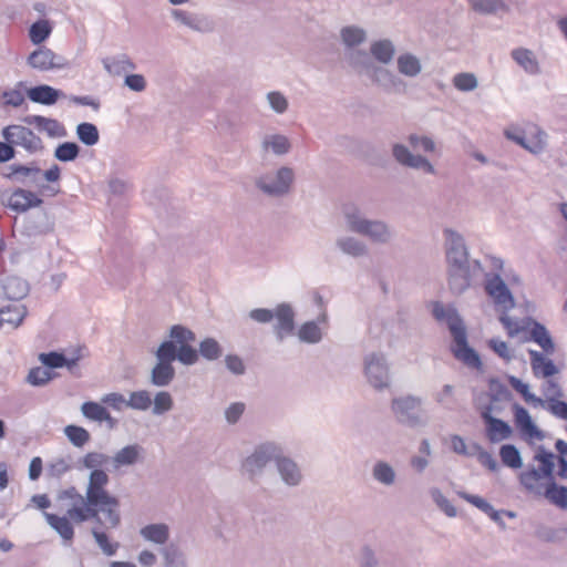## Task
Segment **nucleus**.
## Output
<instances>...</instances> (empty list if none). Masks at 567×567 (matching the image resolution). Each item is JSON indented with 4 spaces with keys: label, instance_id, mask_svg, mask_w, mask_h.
Returning <instances> with one entry per match:
<instances>
[{
    "label": "nucleus",
    "instance_id": "603ef678",
    "mask_svg": "<svg viewBox=\"0 0 567 567\" xmlns=\"http://www.w3.org/2000/svg\"><path fill=\"white\" fill-rule=\"evenodd\" d=\"M453 83L461 91H471L476 87V78L471 73H460L455 75Z\"/></svg>",
    "mask_w": 567,
    "mask_h": 567
},
{
    "label": "nucleus",
    "instance_id": "412c9836",
    "mask_svg": "<svg viewBox=\"0 0 567 567\" xmlns=\"http://www.w3.org/2000/svg\"><path fill=\"white\" fill-rule=\"evenodd\" d=\"M292 178V171L284 167L278 171L276 182L272 184H266L264 181H260L258 185L265 193L270 195H281L289 189Z\"/></svg>",
    "mask_w": 567,
    "mask_h": 567
},
{
    "label": "nucleus",
    "instance_id": "f704fd0d",
    "mask_svg": "<svg viewBox=\"0 0 567 567\" xmlns=\"http://www.w3.org/2000/svg\"><path fill=\"white\" fill-rule=\"evenodd\" d=\"M473 10L481 13H497L506 11V4L501 0H470Z\"/></svg>",
    "mask_w": 567,
    "mask_h": 567
},
{
    "label": "nucleus",
    "instance_id": "0eeeda50",
    "mask_svg": "<svg viewBox=\"0 0 567 567\" xmlns=\"http://www.w3.org/2000/svg\"><path fill=\"white\" fill-rule=\"evenodd\" d=\"M3 138L16 146L22 147L30 154H35L44 148L43 142L31 128L12 124L2 130Z\"/></svg>",
    "mask_w": 567,
    "mask_h": 567
},
{
    "label": "nucleus",
    "instance_id": "13d9d810",
    "mask_svg": "<svg viewBox=\"0 0 567 567\" xmlns=\"http://www.w3.org/2000/svg\"><path fill=\"white\" fill-rule=\"evenodd\" d=\"M24 122H27L28 124L35 123L39 127L47 130L51 134L55 133L56 128L61 127L58 121L45 118L43 116H33L32 118L27 117L24 118Z\"/></svg>",
    "mask_w": 567,
    "mask_h": 567
},
{
    "label": "nucleus",
    "instance_id": "ea45409f",
    "mask_svg": "<svg viewBox=\"0 0 567 567\" xmlns=\"http://www.w3.org/2000/svg\"><path fill=\"white\" fill-rule=\"evenodd\" d=\"M80 153V148L75 143L65 142L60 144L55 151L54 156L61 162L74 161Z\"/></svg>",
    "mask_w": 567,
    "mask_h": 567
},
{
    "label": "nucleus",
    "instance_id": "4468645a",
    "mask_svg": "<svg viewBox=\"0 0 567 567\" xmlns=\"http://www.w3.org/2000/svg\"><path fill=\"white\" fill-rule=\"evenodd\" d=\"M365 374L374 388L382 389L388 385V368L382 358L371 355L367 361Z\"/></svg>",
    "mask_w": 567,
    "mask_h": 567
},
{
    "label": "nucleus",
    "instance_id": "8fccbe9b",
    "mask_svg": "<svg viewBox=\"0 0 567 567\" xmlns=\"http://www.w3.org/2000/svg\"><path fill=\"white\" fill-rule=\"evenodd\" d=\"M1 99L4 106L19 107L24 102V94L19 89H10L2 92Z\"/></svg>",
    "mask_w": 567,
    "mask_h": 567
},
{
    "label": "nucleus",
    "instance_id": "c756f323",
    "mask_svg": "<svg viewBox=\"0 0 567 567\" xmlns=\"http://www.w3.org/2000/svg\"><path fill=\"white\" fill-rule=\"evenodd\" d=\"M143 537L156 544H164L168 538V527L164 524H152L141 529Z\"/></svg>",
    "mask_w": 567,
    "mask_h": 567
},
{
    "label": "nucleus",
    "instance_id": "9d476101",
    "mask_svg": "<svg viewBox=\"0 0 567 567\" xmlns=\"http://www.w3.org/2000/svg\"><path fill=\"white\" fill-rule=\"evenodd\" d=\"M171 337L181 344L176 354L177 359L184 364L195 363L198 359V353L188 344V342L195 341V334L182 326H174L171 330Z\"/></svg>",
    "mask_w": 567,
    "mask_h": 567
},
{
    "label": "nucleus",
    "instance_id": "a878e982",
    "mask_svg": "<svg viewBox=\"0 0 567 567\" xmlns=\"http://www.w3.org/2000/svg\"><path fill=\"white\" fill-rule=\"evenodd\" d=\"M499 321L502 322L503 327L506 330V333L509 338H515L520 334L527 336V332L530 328V321L526 322H519L517 320H514L513 318L508 317L507 315L503 313L499 317Z\"/></svg>",
    "mask_w": 567,
    "mask_h": 567
},
{
    "label": "nucleus",
    "instance_id": "c85d7f7f",
    "mask_svg": "<svg viewBox=\"0 0 567 567\" xmlns=\"http://www.w3.org/2000/svg\"><path fill=\"white\" fill-rule=\"evenodd\" d=\"M81 410H82L83 415L90 420L97 421V422L113 421V419H112L111 414L107 412V410L103 405H101L96 402H85L82 404Z\"/></svg>",
    "mask_w": 567,
    "mask_h": 567
},
{
    "label": "nucleus",
    "instance_id": "72a5a7b5",
    "mask_svg": "<svg viewBox=\"0 0 567 567\" xmlns=\"http://www.w3.org/2000/svg\"><path fill=\"white\" fill-rule=\"evenodd\" d=\"M52 32V27L48 20H39L34 22L30 30L29 37L33 44H40L45 41Z\"/></svg>",
    "mask_w": 567,
    "mask_h": 567
},
{
    "label": "nucleus",
    "instance_id": "1a4fd4ad",
    "mask_svg": "<svg viewBox=\"0 0 567 567\" xmlns=\"http://www.w3.org/2000/svg\"><path fill=\"white\" fill-rule=\"evenodd\" d=\"M514 423L520 435L529 443L542 441L544 433L536 426L528 411L522 405H513Z\"/></svg>",
    "mask_w": 567,
    "mask_h": 567
},
{
    "label": "nucleus",
    "instance_id": "2eb2a0df",
    "mask_svg": "<svg viewBox=\"0 0 567 567\" xmlns=\"http://www.w3.org/2000/svg\"><path fill=\"white\" fill-rule=\"evenodd\" d=\"M522 341H534L543 349L546 354H553L555 352V344L548 330L536 321H530V328L527 332V336H524Z\"/></svg>",
    "mask_w": 567,
    "mask_h": 567
},
{
    "label": "nucleus",
    "instance_id": "f257e3e1",
    "mask_svg": "<svg viewBox=\"0 0 567 567\" xmlns=\"http://www.w3.org/2000/svg\"><path fill=\"white\" fill-rule=\"evenodd\" d=\"M109 475L103 470H93L90 473L85 497L71 486L59 493L60 501H69L66 515L44 513L48 524L66 542L74 537L73 524H82L94 520L96 526L92 528V535L102 551L114 555L118 549V543H112L104 529H113L121 524L120 499L107 489Z\"/></svg>",
    "mask_w": 567,
    "mask_h": 567
},
{
    "label": "nucleus",
    "instance_id": "a211bd4d",
    "mask_svg": "<svg viewBox=\"0 0 567 567\" xmlns=\"http://www.w3.org/2000/svg\"><path fill=\"white\" fill-rule=\"evenodd\" d=\"M28 63L32 68L41 71H48L61 66V63L58 61V56L54 52L44 47L33 51L28 58Z\"/></svg>",
    "mask_w": 567,
    "mask_h": 567
},
{
    "label": "nucleus",
    "instance_id": "bf43d9fd",
    "mask_svg": "<svg viewBox=\"0 0 567 567\" xmlns=\"http://www.w3.org/2000/svg\"><path fill=\"white\" fill-rule=\"evenodd\" d=\"M107 460H109V457L104 454L91 452L84 456L83 464L85 467L92 468V471H93V470H99L97 467H101L104 464H106Z\"/></svg>",
    "mask_w": 567,
    "mask_h": 567
},
{
    "label": "nucleus",
    "instance_id": "2f4dec72",
    "mask_svg": "<svg viewBox=\"0 0 567 567\" xmlns=\"http://www.w3.org/2000/svg\"><path fill=\"white\" fill-rule=\"evenodd\" d=\"M544 495L550 503L555 504L560 508H567V487L558 486L554 480L546 488Z\"/></svg>",
    "mask_w": 567,
    "mask_h": 567
},
{
    "label": "nucleus",
    "instance_id": "6e6552de",
    "mask_svg": "<svg viewBox=\"0 0 567 567\" xmlns=\"http://www.w3.org/2000/svg\"><path fill=\"white\" fill-rule=\"evenodd\" d=\"M496 400L491 404L482 406L480 414L485 424L486 437L491 443H499L509 439L513 434V429L505 421L494 417L493 413L497 412L495 406Z\"/></svg>",
    "mask_w": 567,
    "mask_h": 567
},
{
    "label": "nucleus",
    "instance_id": "e2e57ef3",
    "mask_svg": "<svg viewBox=\"0 0 567 567\" xmlns=\"http://www.w3.org/2000/svg\"><path fill=\"white\" fill-rule=\"evenodd\" d=\"M268 100L271 105V107L279 113H282L287 109V100L286 97L278 93V92H271L268 94Z\"/></svg>",
    "mask_w": 567,
    "mask_h": 567
},
{
    "label": "nucleus",
    "instance_id": "09e8293b",
    "mask_svg": "<svg viewBox=\"0 0 567 567\" xmlns=\"http://www.w3.org/2000/svg\"><path fill=\"white\" fill-rule=\"evenodd\" d=\"M152 400L146 391L133 392L127 401V406L137 410H146L151 406Z\"/></svg>",
    "mask_w": 567,
    "mask_h": 567
},
{
    "label": "nucleus",
    "instance_id": "680f3d73",
    "mask_svg": "<svg viewBox=\"0 0 567 567\" xmlns=\"http://www.w3.org/2000/svg\"><path fill=\"white\" fill-rule=\"evenodd\" d=\"M409 141L414 148L421 147L424 152H433L435 150L434 142L426 136L411 135Z\"/></svg>",
    "mask_w": 567,
    "mask_h": 567
},
{
    "label": "nucleus",
    "instance_id": "0e129e2a",
    "mask_svg": "<svg viewBox=\"0 0 567 567\" xmlns=\"http://www.w3.org/2000/svg\"><path fill=\"white\" fill-rule=\"evenodd\" d=\"M460 495L462 498H464L468 503L473 504L474 506H476L477 508H480L486 513H489L493 511V507L484 498H482L480 496L471 495V494H466V493H461Z\"/></svg>",
    "mask_w": 567,
    "mask_h": 567
},
{
    "label": "nucleus",
    "instance_id": "052dcab7",
    "mask_svg": "<svg viewBox=\"0 0 567 567\" xmlns=\"http://www.w3.org/2000/svg\"><path fill=\"white\" fill-rule=\"evenodd\" d=\"M102 402L117 411H121L123 408L127 406V401L120 393L106 394L103 396Z\"/></svg>",
    "mask_w": 567,
    "mask_h": 567
},
{
    "label": "nucleus",
    "instance_id": "393cba45",
    "mask_svg": "<svg viewBox=\"0 0 567 567\" xmlns=\"http://www.w3.org/2000/svg\"><path fill=\"white\" fill-rule=\"evenodd\" d=\"M512 56L526 72L532 74L538 72V62L530 50L516 49L512 52Z\"/></svg>",
    "mask_w": 567,
    "mask_h": 567
},
{
    "label": "nucleus",
    "instance_id": "4d7b16f0",
    "mask_svg": "<svg viewBox=\"0 0 567 567\" xmlns=\"http://www.w3.org/2000/svg\"><path fill=\"white\" fill-rule=\"evenodd\" d=\"M271 147L276 154H285L289 150V142L287 137L281 135L271 136L270 140L265 141V147Z\"/></svg>",
    "mask_w": 567,
    "mask_h": 567
},
{
    "label": "nucleus",
    "instance_id": "f8f14e48",
    "mask_svg": "<svg viewBox=\"0 0 567 567\" xmlns=\"http://www.w3.org/2000/svg\"><path fill=\"white\" fill-rule=\"evenodd\" d=\"M42 205V199L33 192L23 188L14 189L8 197L7 206L18 213Z\"/></svg>",
    "mask_w": 567,
    "mask_h": 567
},
{
    "label": "nucleus",
    "instance_id": "bb28decb",
    "mask_svg": "<svg viewBox=\"0 0 567 567\" xmlns=\"http://www.w3.org/2000/svg\"><path fill=\"white\" fill-rule=\"evenodd\" d=\"M3 289L9 299L19 300L28 293V285L18 277H9L6 279Z\"/></svg>",
    "mask_w": 567,
    "mask_h": 567
},
{
    "label": "nucleus",
    "instance_id": "de8ad7c7",
    "mask_svg": "<svg viewBox=\"0 0 567 567\" xmlns=\"http://www.w3.org/2000/svg\"><path fill=\"white\" fill-rule=\"evenodd\" d=\"M52 379V373L49 369L37 367L30 370L28 381L33 385H43Z\"/></svg>",
    "mask_w": 567,
    "mask_h": 567
},
{
    "label": "nucleus",
    "instance_id": "774afa93",
    "mask_svg": "<svg viewBox=\"0 0 567 567\" xmlns=\"http://www.w3.org/2000/svg\"><path fill=\"white\" fill-rule=\"evenodd\" d=\"M433 497L437 505L449 515L455 516L456 509L455 507L436 489L433 492Z\"/></svg>",
    "mask_w": 567,
    "mask_h": 567
},
{
    "label": "nucleus",
    "instance_id": "20e7f679",
    "mask_svg": "<svg viewBox=\"0 0 567 567\" xmlns=\"http://www.w3.org/2000/svg\"><path fill=\"white\" fill-rule=\"evenodd\" d=\"M277 458L278 470L287 484L295 485L300 481V472L297 465L289 458L278 456V447L272 444L260 445L255 453L249 456L245 466L251 473L255 470L264 467L271 457Z\"/></svg>",
    "mask_w": 567,
    "mask_h": 567
},
{
    "label": "nucleus",
    "instance_id": "37998d69",
    "mask_svg": "<svg viewBox=\"0 0 567 567\" xmlns=\"http://www.w3.org/2000/svg\"><path fill=\"white\" fill-rule=\"evenodd\" d=\"M398 65L401 73L410 76L416 75L421 69L419 60L411 54L400 56Z\"/></svg>",
    "mask_w": 567,
    "mask_h": 567
},
{
    "label": "nucleus",
    "instance_id": "6ab92c4d",
    "mask_svg": "<svg viewBox=\"0 0 567 567\" xmlns=\"http://www.w3.org/2000/svg\"><path fill=\"white\" fill-rule=\"evenodd\" d=\"M293 311L287 305H280L276 308L274 318L277 322L275 324V331L278 338L291 334L295 330Z\"/></svg>",
    "mask_w": 567,
    "mask_h": 567
},
{
    "label": "nucleus",
    "instance_id": "473e14b6",
    "mask_svg": "<svg viewBox=\"0 0 567 567\" xmlns=\"http://www.w3.org/2000/svg\"><path fill=\"white\" fill-rule=\"evenodd\" d=\"M140 457V447L137 445H127L120 450L114 456L116 467L132 465Z\"/></svg>",
    "mask_w": 567,
    "mask_h": 567
},
{
    "label": "nucleus",
    "instance_id": "ddd939ff",
    "mask_svg": "<svg viewBox=\"0 0 567 567\" xmlns=\"http://www.w3.org/2000/svg\"><path fill=\"white\" fill-rule=\"evenodd\" d=\"M485 290L493 298L495 305L503 310L514 307V299L505 282L498 276L493 277L486 282Z\"/></svg>",
    "mask_w": 567,
    "mask_h": 567
},
{
    "label": "nucleus",
    "instance_id": "6e6d98bb",
    "mask_svg": "<svg viewBox=\"0 0 567 567\" xmlns=\"http://www.w3.org/2000/svg\"><path fill=\"white\" fill-rule=\"evenodd\" d=\"M173 406V400L168 392H159L156 394L154 400V412L162 414Z\"/></svg>",
    "mask_w": 567,
    "mask_h": 567
},
{
    "label": "nucleus",
    "instance_id": "f3484780",
    "mask_svg": "<svg viewBox=\"0 0 567 567\" xmlns=\"http://www.w3.org/2000/svg\"><path fill=\"white\" fill-rule=\"evenodd\" d=\"M25 306L13 302L0 309V328H18L27 316Z\"/></svg>",
    "mask_w": 567,
    "mask_h": 567
},
{
    "label": "nucleus",
    "instance_id": "7ed1b4c3",
    "mask_svg": "<svg viewBox=\"0 0 567 567\" xmlns=\"http://www.w3.org/2000/svg\"><path fill=\"white\" fill-rule=\"evenodd\" d=\"M446 258L449 262V285L454 292H462L470 286V267L463 239L446 230Z\"/></svg>",
    "mask_w": 567,
    "mask_h": 567
},
{
    "label": "nucleus",
    "instance_id": "cd10ccee",
    "mask_svg": "<svg viewBox=\"0 0 567 567\" xmlns=\"http://www.w3.org/2000/svg\"><path fill=\"white\" fill-rule=\"evenodd\" d=\"M174 368L168 362H158L152 371V382L155 385H167L174 378Z\"/></svg>",
    "mask_w": 567,
    "mask_h": 567
},
{
    "label": "nucleus",
    "instance_id": "c9c22d12",
    "mask_svg": "<svg viewBox=\"0 0 567 567\" xmlns=\"http://www.w3.org/2000/svg\"><path fill=\"white\" fill-rule=\"evenodd\" d=\"M499 456L504 465L511 468L522 466V457L518 450L512 444H505L499 450Z\"/></svg>",
    "mask_w": 567,
    "mask_h": 567
},
{
    "label": "nucleus",
    "instance_id": "58836bf2",
    "mask_svg": "<svg viewBox=\"0 0 567 567\" xmlns=\"http://www.w3.org/2000/svg\"><path fill=\"white\" fill-rule=\"evenodd\" d=\"M487 344L488 348L505 362H509L515 358L514 350L508 346L507 342L501 339H489Z\"/></svg>",
    "mask_w": 567,
    "mask_h": 567
},
{
    "label": "nucleus",
    "instance_id": "9b49d317",
    "mask_svg": "<svg viewBox=\"0 0 567 567\" xmlns=\"http://www.w3.org/2000/svg\"><path fill=\"white\" fill-rule=\"evenodd\" d=\"M349 226L353 231L369 236L373 240L383 241L388 238L386 226L379 221L359 218L357 214H347Z\"/></svg>",
    "mask_w": 567,
    "mask_h": 567
},
{
    "label": "nucleus",
    "instance_id": "a19ab883",
    "mask_svg": "<svg viewBox=\"0 0 567 567\" xmlns=\"http://www.w3.org/2000/svg\"><path fill=\"white\" fill-rule=\"evenodd\" d=\"M371 52L375 59L386 63L392 59L394 49L390 41L384 40L375 42L371 48Z\"/></svg>",
    "mask_w": 567,
    "mask_h": 567
},
{
    "label": "nucleus",
    "instance_id": "423d86ee",
    "mask_svg": "<svg viewBox=\"0 0 567 567\" xmlns=\"http://www.w3.org/2000/svg\"><path fill=\"white\" fill-rule=\"evenodd\" d=\"M507 138L532 153L540 152L545 146V133L534 123H525L505 131Z\"/></svg>",
    "mask_w": 567,
    "mask_h": 567
},
{
    "label": "nucleus",
    "instance_id": "dca6fc26",
    "mask_svg": "<svg viewBox=\"0 0 567 567\" xmlns=\"http://www.w3.org/2000/svg\"><path fill=\"white\" fill-rule=\"evenodd\" d=\"M392 409L401 421L414 422L419 419L421 401L412 396L396 399L392 403Z\"/></svg>",
    "mask_w": 567,
    "mask_h": 567
},
{
    "label": "nucleus",
    "instance_id": "5701e85b",
    "mask_svg": "<svg viewBox=\"0 0 567 567\" xmlns=\"http://www.w3.org/2000/svg\"><path fill=\"white\" fill-rule=\"evenodd\" d=\"M41 174L48 184L39 186V193L44 196L58 195L60 193L61 168L54 164L43 173L41 172Z\"/></svg>",
    "mask_w": 567,
    "mask_h": 567
},
{
    "label": "nucleus",
    "instance_id": "864d4df0",
    "mask_svg": "<svg viewBox=\"0 0 567 567\" xmlns=\"http://www.w3.org/2000/svg\"><path fill=\"white\" fill-rule=\"evenodd\" d=\"M176 354V347L172 341L163 342L157 350L158 362L172 363V361L175 360Z\"/></svg>",
    "mask_w": 567,
    "mask_h": 567
},
{
    "label": "nucleus",
    "instance_id": "f03ea898",
    "mask_svg": "<svg viewBox=\"0 0 567 567\" xmlns=\"http://www.w3.org/2000/svg\"><path fill=\"white\" fill-rule=\"evenodd\" d=\"M433 316L437 320H445L453 336L454 346L452 352L454 357L468 367L480 369L482 365L478 354L468 347L466 340L465 327L453 308L445 307L439 302L433 305Z\"/></svg>",
    "mask_w": 567,
    "mask_h": 567
},
{
    "label": "nucleus",
    "instance_id": "5fc2aeb1",
    "mask_svg": "<svg viewBox=\"0 0 567 567\" xmlns=\"http://www.w3.org/2000/svg\"><path fill=\"white\" fill-rule=\"evenodd\" d=\"M374 477L384 484H391L394 481L393 470L385 463H378L373 470Z\"/></svg>",
    "mask_w": 567,
    "mask_h": 567
},
{
    "label": "nucleus",
    "instance_id": "338daca9",
    "mask_svg": "<svg viewBox=\"0 0 567 567\" xmlns=\"http://www.w3.org/2000/svg\"><path fill=\"white\" fill-rule=\"evenodd\" d=\"M245 411V404L237 402L233 403L227 410H226V419L229 423H236L239 417L243 415Z\"/></svg>",
    "mask_w": 567,
    "mask_h": 567
},
{
    "label": "nucleus",
    "instance_id": "e433bc0d",
    "mask_svg": "<svg viewBox=\"0 0 567 567\" xmlns=\"http://www.w3.org/2000/svg\"><path fill=\"white\" fill-rule=\"evenodd\" d=\"M64 434L69 441L76 447L84 446L90 441V433L82 426L68 425L64 429Z\"/></svg>",
    "mask_w": 567,
    "mask_h": 567
},
{
    "label": "nucleus",
    "instance_id": "39448f33",
    "mask_svg": "<svg viewBox=\"0 0 567 567\" xmlns=\"http://www.w3.org/2000/svg\"><path fill=\"white\" fill-rule=\"evenodd\" d=\"M535 461L539 463L540 467L538 470L534 467L525 470L522 472L519 481L527 491L540 495L545 493L553 481L555 455L539 449L535 455Z\"/></svg>",
    "mask_w": 567,
    "mask_h": 567
},
{
    "label": "nucleus",
    "instance_id": "4c0bfd02",
    "mask_svg": "<svg viewBox=\"0 0 567 567\" xmlns=\"http://www.w3.org/2000/svg\"><path fill=\"white\" fill-rule=\"evenodd\" d=\"M509 383L511 385L513 386V389L515 391H517L523 398L524 400L527 402V403H530L535 406L537 405H544V400L532 394L529 392V386L528 384L522 382L519 379L515 378V377H512L509 379Z\"/></svg>",
    "mask_w": 567,
    "mask_h": 567
},
{
    "label": "nucleus",
    "instance_id": "69168bd1",
    "mask_svg": "<svg viewBox=\"0 0 567 567\" xmlns=\"http://www.w3.org/2000/svg\"><path fill=\"white\" fill-rule=\"evenodd\" d=\"M340 247L342 248L343 251L353 256H359L364 251L363 246L351 238L340 241Z\"/></svg>",
    "mask_w": 567,
    "mask_h": 567
},
{
    "label": "nucleus",
    "instance_id": "c03bdc74",
    "mask_svg": "<svg viewBox=\"0 0 567 567\" xmlns=\"http://www.w3.org/2000/svg\"><path fill=\"white\" fill-rule=\"evenodd\" d=\"M200 354L207 360H216L221 354L218 342L214 339H205L199 346Z\"/></svg>",
    "mask_w": 567,
    "mask_h": 567
},
{
    "label": "nucleus",
    "instance_id": "4be33fe9",
    "mask_svg": "<svg viewBox=\"0 0 567 567\" xmlns=\"http://www.w3.org/2000/svg\"><path fill=\"white\" fill-rule=\"evenodd\" d=\"M393 155L403 165L414 167V168H423L427 173H433V166L429 161L424 157L415 156L410 153V151L403 145H395L393 148Z\"/></svg>",
    "mask_w": 567,
    "mask_h": 567
},
{
    "label": "nucleus",
    "instance_id": "a18cd8bd",
    "mask_svg": "<svg viewBox=\"0 0 567 567\" xmlns=\"http://www.w3.org/2000/svg\"><path fill=\"white\" fill-rule=\"evenodd\" d=\"M299 338L307 342H318L321 339V331L315 322H306L299 329Z\"/></svg>",
    "mask_w": 567,
    "mask_h": 567
},
{
    "label": "nucleus",
    "instance_id": "aec40b11",
    "mask_svg": "<svg viewBox=\"0 0 567 567\" xmlns=\"http://www.w3.org/2000/svg\"><path fill=\"white\" fill-rule=\"evenodd\" d=\"M528 353L530 357L532 370L535 377L550 378L558 373V369L554 362L546 358L543 353L536 350H529Z\"/></svg>",
    "mask_w": 567,
    "mask_h": 567
},
{
    "label": "nucleus",
    "instance_id": "49530a36",
    "mask_svg": "<svg viewBox=\"0 0 567 567\" xmlns=\"http://www.w3.org/2000/svg\"><path fill=\"white\" fill-rule=\"evenodd\" d=\"M545 379L546 381L543 383L542 391L549 405L553 402H557L563 393L557 382L549 378Z\"/></svg>",
    "mask_w": 567,
    "mask_h": 567
},
{
    "label": "nucleus",
    "instance_id": "79ce46f5",
    "mask_svg": "<svg viewBox=\"0 0 567 567\" xmlns=\"http://www.w3.org/2000/svg\"><path fill=\"white\" fill-rule=\"evenodd\" d=\"M78 136L86 145H94L99 141V132L95 125L82 123L78 126Z\"/></svg>",
    "mask_w": 567,
    "mask_h": 567
},
{
    "label": "nucleus",
    "instance_id": "3c124183",
    "mask_svg": "<svg viewBox=\"0 0 567 567\" xmlns=\"http://www.w3.org/2000/svg\"><path fill=\"white\" fill-rule=\"evenodd\" d=\"M341 37L347 45L353 47L363 41L364 32L361 29L348 27L341 31Z\"/></svg>",
    "mask_w": 567,
    "mask_h": 567
},
{
    "label": "nucleus",
    "instance_id": "7c9ffc66",
    "mask_svg": "<svg viewBox=\"0 0 567 567\" xmlns=\"http://www.w3.org/2000/svg\"><path fill=\"white\" fill-rule=\"evenodd\" d=\"M41 362L48 368H61L66 365L69 369H72L76 365L79 361V357L68 360L63 354L58 352H49L40 354Z\"/></svg>",
    "mask_w": 567,
    "mask_h": 567
},
{
    "label": "nucleus",
    "instance_id": "b1692460",
    "mask_svg": "<svg viewBox=\"0 0 567 567\" xmlns=\"http://www.w3.org/2000/svg\"><path fill=\"white\" fill-rule=\"evenodd\" d=\"M28 96L32 102L51 105L58 101L59 92L49 85H39L30 89Z\"/></svg>",
    "mask_w": 567,
    "mask_h": 567
}]
</instances>
